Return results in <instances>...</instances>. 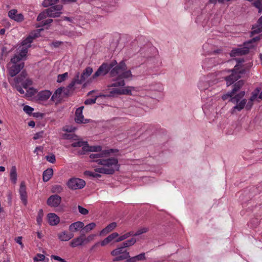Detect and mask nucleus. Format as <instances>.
Masks as SVG:
<instances>
[{"mask_svg": "<svg viewBox=\"0 0 262 262\" xmlns=\"http://www.w3.org/2000/svg\"><path fill=\"white\" fill-rule=\"evenodd\" d=\"M133 234H134L133 231H129L128 232H127V233L124 234L123 235H122L120 236L119 237H118L116 239L115 242L117 243V242H120L123 241V240L127 238L129 236H130L132 235L133 236Z\"/></svg>", "mask_w": 262, "mask_h": 262, "instance_id": "37", "label": "nucleus"}, {"mask_svg": "<svg viewBox=\"0 0 262 262\" xmlns=\"http://www.w3.org/2000/svg\"><path fill=\"white\" fill-rule=\"evenodd\" d=\"M244 85V81L243 80H239L236 82L234 84V88L231 91V93L234 95L238 90L242 87Z\"/></svg>", "mask_w": 262, "mask_h": 262, "instance_id": "44", "label": "nucleus"}, {"mask_svg": "<svg viewBox=\"0 0 262 262\" xmlns=\"http://www.w3.org/2000/svg\"><path fill=\"white\" fill-rule=\"evenodd\" d=\"M85 235L81 234L80 236L73 239L70 242V246L72 247H76L84 244Z\"/></svg>", "mask_w": 262, "mask_h": 262, "instance_id": "19", "label": "nucleus"}, {"mask_svg": "<svg viewBox=\"0 0 262 262\" xmlns=\"http://www.w3.org/2000/svg\"><path fill=\"white\" fill-rule=\"evenodd\" d=\"M23 110L27 114H30L32 113L33 108L30 106L25 105L24 106Z\"/></svg>", "mask_w": 262, "mask_h": 262, "instance_id": "60", "label": "nucleus"}, {"mask_svg": "<svg viewBox=\"0 0 262 262\" xmlns=\"http://www.w3.org/2000/svg\"><path fill=\"white\" fill-rule=\"evenodd\" d=\"M260 89L259 88H256L252 93V95L251 96V97L250 98V100L251 101H253L254 100H255L257 97H258V95L259 93V92H260Z\"/></svg>", "mask_w": 262, "mask_h": 262, "instance_id": "49", "label": "nucleus"}, {"mask_svg": "<svg viewBox=\"0 0 262 262\" xmlns=\"http://www.w3.org/2000/svg\"><path fill=\"white\" fill-rule=\"evenodd\" d=\"M96 236L95 234H90L88 236L86 237H85V244L89 243L94 239L95 237Z\"/></svg>", "mask_w": 262, "mask_h": 262, "instance_id": "58", "label": "nucleus"}, {"mask_svg": "<svg viewBox=\"0 0 262 262\" xmlns=\"http://www.w3.org/2000/svg\"><path fill=\"white\" fill-rule=\"evenodd\" d=\"M102 147L100 146H89L88 144L86 145L84 147H83V151H93V152H97L101 151Z\"/></svg>", "mask_w": 262, "mask_h": 262, "instance_id": "30", "label": "nucleus"}, {"mask_svg": "<svg viewBox=\"0 0 262 262\" xmlns=\"http://www.w3.org/2000/svg\"><path fill=\"white\" fill-rule=\"evenodd\" d=\"M117 227V223L113 222L108 224L105 228L103 229L100 233V235H104L113 231Z\"/></svg>", "mask_w": 262, "mask_h": 262, "instance_id": "23", "label": "nucleus"}, {"mask_svg": "<svg viewBox=\"0 0 262 262\" xmlns=\"http://www.w3.org/2000/svg\"><path fill=\"white\" fill-rule=\"evenodd\" d=\"M114 66L113 63L110 64L103 63L93 75V78L95 79L97 77L105 75Z\"/></svg>", "mask_w": 262, "mask_h": 262, "instance_id": "8", "label": "nucleus"}, {"mask_svg": "<svg viewBox=\"0 0 262 262\" xmlns=\"http://www.w3.org/2000/svg\"><path fill=\"white\" fill-rule=\"evenodd\" d=\"M96 162L102 166L101 167L95 168V171L99 172V173L113 174L115 171L119 170L120 168L118 160L115 158L107 159L103 158L96 160Z\"/></svg>", "mask_w": 262, "mask_h": 262, "instance_id": "2", "label": "nucleus"}, {"mask_svg": "<svg viewBox=\"0 0 262 262\" xmlns=\"http://www.w3.org/2000/svg\"><path fill=\"white\" fill-rule=\"evenodd\" d=\"M111 255L116 256L114 259V261H121L130 257L129 253L124 248L121 246L117 247L111 252Z\"/></svg>", "mask_w": 262, "mask_h": 262, "instance_id": "5", "label": "nucleus"}, {"mask_svg": "<svg viewBox=\"0 0 262 262\" xmlns=\"http://www.w3.org/2000/svg\"><path fill=\"white\" fill-rule=\"evenodd\" d=\"M49 16L48 11L46 9L45 11H43L42 12L40 13L37 18V20L38 21H41V20L46 18L47 17Z\"/></svg>", "mask_w": 262, "mask_h": 262, "instance_id": "51", "label": "nucleus"}, {"mask_svg": "<svg viewBox=\"0 0 262 262\" xmlns=\"http://www.w3.org/2000/svg\"><path fill=\"white\" fill-rule=\"evenodd\" d=\"M237 66L234 67V69L231 71H228L229 72H231V74L228 76L226 77L225 80L226 81V84L229 86L232 84L235 81H237L241 77L240 71H237Z\"/></svg>", "mask_w": 262, "mask_h": 262, "instance_id": "6", "label": "nucleus"}, {"mask_svg": "<svg viewBox=\"0 0 262 262\" xmlns=\"http://www.w3.org/2000/svg\"><path fill=\"white\" fill-rule=\"evenodd\" d=\"M61 202V198L57 195L54 194L51 195L47 200V204L48 206L52 207H57Z\"/></svg>", "mask_w": 262, "mask_h": 262, "instance_id": "12", "label": "nucleus"}, {"mask_svg": "<svg viewBox=\"0 0 262 262\" xmlns=\"http://www.w3.org/2000/svg\"><path fill=\"white\" fill-rule=\"evenodd\" d=\"M245 95V92L244 91H241L234 97H233V94L231 92L228 93L222 96V99L224 100L227 99L228 98H230V101L233 103H237L238 101L241 100Z\"/></svg>", "mask_w": 262, "mask_h": 262, "instance_id": "9", "label": "nucleus"}, {"mask_svg": "<svg viewBox=\"0 0 262 262\" xmlns=\"http://www.w3.org/2000/svg\"><path fill=\"white\" fill-rule=\"evenodd\" d=\"M46 159L48 162L51 163H54L56 161L55 156L53 154L46 156Z\"/></svg>", "mask_w": 262, "mask_h": 262, "instance_id": "55", "label": "nucleus"}, {"mask_svg": "<svg viewBox=\"0 0 262 262\" xmlns=\"http://www.w3.org/2000/svg\"><path fill=\"white\" fill-rule=\"evenodd\" d=\"M62 8V6L60 4H55L50 8L47 9L49 17H58L61 14L60 11Z\"/></svg>", "mask_w": 262, "mask_h": 262, "instance_id": "10", "label": "nucleus"}, {"mask_svg": "<svg viewBox=\"0 0 262 262\" xmlns=\"http://www.w3.org/2000/svg\"><path fill=\"white\" fill-rule=\"evenodd\" d=\"M43 216V210L41 209H39L38 212L37 216L36 217V222H37V224L39 226H40L42 224Z\"/></svg>", "mask_w": 262, "mask_h": 262, "instance_id": "46", "label": "nucleus"}, {"mask_svg": "<svg viewBox=\"0 0 262 262\" xmlns=\"http://www.w3.org/2000/svg\"><path fill=\"white\" fill-rule=\"evenodd\" d=\"M62 88H58L55 92V93L53 94V95H52V98L51 99L54 101L56 99H57V98H59V97H60V95H61V93H62Z\"/></svg>", "mask_w": 262, "mask_h": 262, "instance_id": "50", "label": "nucleus"}, {"mask_svg": "<svg viewBox=\"0 0 262 262\" xmlns=\"http://www.w3.org/2000/svg\"><path fill=\"white\" fill-rule=\"evenodd\" d=\"M96 227V223L92 222L91 223L86 226H83V230L86 233H88L91 231L93 230Z\"/></svg>", "mask_w": 262, "mask_h": 262, "instance_id": "38", "label": "nucleus"}, {"mask_svg": "<svg viewBox=\"0 0 262 262\" xmlns=\"http://www.w3.org/2000/svg\"><path fill=\"white\" fill-rule=\"evenodd\" d=\"M68 74L67 72L64 73L63 74H60L58 76L57 81L58 82H61L66 80V79L68 77Z\"/></svg>", "mask_w": 262, "mask_h": 262, "instance_id": "53", "label": "nucleus"}, {"mask_svg": "<svg viewBox=\"0 0 262 262\" xmlns=\"http://www.w3.org/2000/svg\"><path fill=\"white\" fill-rule=\"evenodd\" d=\"M13 19L17 21H21L24 19V16L21 14H17Z\"/></svg>", "mask_w": 262, "mask_h": 262, "instance_id": "64", "label": "nucleus"}, {"mask_svg": "<svg viewBox=\"0 0 262 262\" xmlns=\"http://www.w3.org/2000/svg\"><path fill=\"white\" fill-rule=\"evenodd\" d=\"M78 209L79 212L83 215H86L89 213V211L88 209L82 207L81 206H78Z\"/></svg>", "mask_w": 262, "mask_h": 262, "instance_id": "59", "label": "nucleus"}, {"mask_svg": "<svg viewBox=\"0 0 262 262\" xmlns=\"http://www.w3.org/2000/svg\"><path fill=\"white\" fill-rule=\"evenodd\" d=\"M68 187L72 190L80 189L84 187L85 182L84 180L79 178H71L68 183Z\"/></svg>", "mask_w": 262, "mask_h": 262, "instance_id": "7", "label": "nucleus"}, {"mask_svg": "<svg viewBox=\"0 0 262 262\" xmlns=\"http://www.w3.org/2000/svg\"><path fill=\"white\" fill-rule=\"evenodd\" d=\"M19 192L21 200L22 201L23 204L25 205H26L27 204V195L26 192L25 183L24 182H21L20 183Z\"/></svg>", "mask_w": 262, "mask_h": 262, "instance_id": "18", "label": "nucleus"}, {"mask_svg": "<svg viewBox=\"0 0 262 262\" xmlns=\"http://www.w3.org/2000/svg\"><path fill=\"white\" fill-rule=\"evenodd\" d=\"M252 34H257L262 31V16L258 19L256 25L252 28Z\"/></svg>", "mask_w": 262, "mask_h": 262, "instance_id": "26", "label": "nucleus"}, {"mask_svg": "<svg viewBox=\"0 0 262 262\" xmlns=\"http://www.w3.org/2000/svg\"><path fill=\"white\" fill-rule=\"evenodd\" d=\"M148 230H149L148 227H142L139 228L136 233L134 232V234H133V236H139L143 233H145L147 232L148 231Z\"/></svg>", "mask_w": 262, "mask_h": 262, "instance_id": "42", "label": "nucleus"}, {"mask_svg": "<svg viewBox=\"0 0 262 262\" xmlns=\"http://www.w3.org/2000/svg\"><path fill=\"white\" fill-rule=\"evenodd\" d=\"M83 108V106H81L78 108L76 111L75 120L77 123H85L86 122V120L84 119V117L82 115Z\"/></svg>", "mask_w": 262, "mask_h": 262, "instance_id": "21", "label": "nucleus"}, {"mask_svg": "<svg viewBox=\"0 0 262 262\" xmlns=\"http://www.w3.org/2000/svg\"><path fill=\"white\" fill-rule=\"evenodd\" d=\"M262 35H261L253 38L245 43V47L244 48L232 50L231 52V56H236V55H242L248 53L250 49L256 46V42L260 39Z\"/></svg>", "mask_w": 262, "mask_h": 262, "instance_id": "3", "label": "nucleus"}, {"mask_svg": "<svg viewBox=\"0 0 262 262\" xmlns=\"http://www.w3.org/2000/svg\"><path fill=\"white\" fill-rule=\"evenodd\" d=\"M73 143L71 144V146L73 147H82V149L83 150V147L86 146L87 144V142L82 141L81 139L78 138V139L77 141H73Z\"/></svg>", "mask_w": 262, "mask_h": 262, "instance_id": "34", "label": "nucleus"}, {"mask_svg": "<svg viewBox=\"0 0 262 262\" xmlns=\"http://www.w3.org/2000/svg\"><path fill=\"white\" fill-rule=\"evenodd\" d=\"M136 242L137 241L136 238H132L129 240L123 242L121 245L125 248L134 245Z\"/></svg>", "mask_w": 262, "mask_h": 262, "instance_id": "39", "label": "nucleus"}, {"mask_svg": "<svg viewBox=\"0 0 262 262\" xmlns=\"http://www.w3.org/2000/svg\"><path fill=\"white\" fill-rule=\"evenodd\" d=\"M119 236V234L117 232H114L110 235H109L106 238H105L104 240H103L101 242V245L102 246H104L107 245L108 243L111 242L113 240L115 239L117 237Z\"/></svg>", "mask_w": 262, "mask_h": 262, "instance_id": "24", "label": "nucleus"}, {"mask_svg": "<svg viewBox=\"0 0 262 262\" xmlns=\"http://www.w3.org/2000/svg\"><path fill=\"white\" fill-rule=\"evenodd\" d=\"M252 5L258 9L259 13H262V0H255Z\"/></svg>", "mask_w": 262, "mask_h": 262, "instance_id": "45", "label": "nucleus"}, {"mask_svg": "<svg viewBox=\"0 0 262 262\" xmlns=\"http://www.w3.org/2000/svg\"><path fill=\"white\" fill-rule=\"evenodd\" d=\"M10 179L13 183L15 184L17 181L16 168L15 166L11 167L10 171Z\"/></svg>", "mask_w": 262, "mask_h": 262, "instance_id": "35", "label": "nucleus"}, {"mask_svg": "<svg viewBox=\"0 0 262 262\" xmlns=\"http://www.w3.org/2000/svg\"><path fill=\"white\" fill-rule=\"evenodd\" d=\"M27 76V74L26 72L23 71L17 77L14 78L13 80L11 79H8L9 82L11 83L12 86H15L16 85H20L19 83H21L23 85V83L25 81V79Z\"/></svg>", "mask_w": 262, "mask_h": 262, "instance_id": "17", "label": "nucleus"}, {"mask_svg": "<svg viewBox=\"0 0 262 262\" xmlns=\"http://www.w3.org/2000/svg\"><path fill=\"white\" fill-rule=\"evenodd\" d=\"M36 37V36L29 35L22 42V46L27 47V49L31 47V43L33 41V39Z\"/></svg>", "mask_w": 262, "mask_h": 262, "instance_id": "33", "label": "nucleus"}, {"mask_svg": "<svg viewBox=\"0 0 262 262\" xmlns=\"http://www.w3.org/2000/svg\"><path fill=\"white\" fill-rule=\"evenodd\" d=\"M14 64L8 68V73L11 77L16 76L24 67V63H13Z\"/></svg>", "mask_w": 262, "mask_h": 262, "instance_id": "11", "label": "nucleus"}, {"mask_svg": "<svg viewBox=\"0 0 262 262\" xmlns=\"http://www.w3.org/2000/svg\"><path fill=\"white\" fill-rule=\"evenodd\" d=\"M76 129L75 127L73 126H66L63 128V130L68 133H72Z\"/></svg>", "mask_w": 262, "mask_h": 262, "instance_id": "61", "label": "nucleus"}, {"mask_svg": "<svg viewBox=\"0 0 262 262\" xmlns=\"http://www.w3.org/2000/svg\"><path fill=\"white\" fill-rule=\"evenodd\" d=\"M17 11L15 9H12L9 11L8 15L9 16L12 18L13 19L15 16L17 14Z\"/></svg>", "mask_w": 262, "mask_h": 262, "instance_id": "62", "label": "nucleus"}, {"mask_svg": "<svg viewBox=\"0 0 262 262\" xmlns=\"http://www.w3.org/2000/svg\"><path fill=\"white\" fill-rule=\"evenodd\" d=\"M133 257L134 258L136 262L145 260L146 259L145 253H140L139 255L133 256Z\"/></svg>", "mask_w": 262, "mask_h": 262, "instance_id": "48", "label": "nucleus"}, {"mask_svg": "<svg viewBox=\"0 0 262 262\" xmlns=\"http://www.w3.org/2000/svg\"><path fill=\"white\" fill-rule=\"evenodd\" d=\"M20 50V52L18 54H16L13 58H11V61L13 63H16L20 61L23 58L26 56L28 52V49L27 47L22 46Z\"/></svg>", "mask_w": 262, "mask_h": 262, "instance_id": "14", "label": "nucleus"}, {"mask_svg": "<svg viewBox=\"0 0 262 262\" xmlns=\"http://www.w3.org/2000/svg\"><path fill=\"white\" fill-rule=\"evenodd\" d=\"M51 92L47 90L40 92L38 94V99L41 101L46 100L49 98L51 95Z\"/></svg>", "mask_w": 262, "mask_h": 262, "instance_id": "27", "label": "nucleus"}, {"mask_svg": "<svg viewBox=\"0 0 262 262\" xmlns=\"http://www.w3.org/2000/svg\"><path fill=\"white\" fill-rule=\"evenodd\" d=\"M27 76V74L26 72L23 71L17 77L14 78L13 80L11 79H8L9 82L11 83L12 86H15L16 85H20L19 83H21L23 85V83L25 81V79Z\"/></svg>", "mask_w": 262, "mask_h": 262, "instance_id": "16", "label": "nucleus"}, {"mask_svg": "<svg viewBox=\"0 0 262 262\" xmlns=\"http://www.w3.org/2000/svg\"><path fill=\"white\" fill-rule=\"evenodd\" d=\"M84 223L80 221L72 223L69 226V230L72 232H75L83 229Z\"/></svg>", "mask_w": 262, "mask_h": 262, "instance_id": "22", "label": "nucleus"}, {"mask_svg": "<svg viewBox=\"0 0 262 262\" xmlns=\"http://www.w3.org/2000/svg\"><path fill=\"white\" fill-rule=\"evenodd\" d=\"M117 150L116 149H109V150H105L102 151L101 153L99 154H92L90 156V157L91 159H93V162H96V160L97 159L105 158L107 156H108L109 154L111 153H113L115 151H117Z\"/></svg>", "mask_w": 262, "mask_h": 262, "instance_id": "13", "label": "nucleus"}, {"mask_svg": "<svg viewBox=\"0 0 262 262\" xmlns=\"http://www.w3.org/2000/svg\"><path fill=\"white\" fill-rule=\"evenodd\" d=\"M59 0H44L42 2V6L44 7H48L49 6L52 7V6L58 3Z\"/></svg>", "mask_w": 262, "mask_h": 262, "instance_id": "41", "label": "nucleus"}, {"mask_svg": "<svg viewBox=\"0 0 262 262\" xmlns=\"http://www.w3.org/2000/svg\"><path fill=\"white\" fill-rule=\"evenodd\" d=\"M63 191V187L59 185H55L51 188L52 193H60Z\"/></svg>", "mask_w": 262, "mask_h": 262, "instance_id": "47", "label": "nucleus"}, {"mask_svg": "<svg viewBox=\"0 0 262 262\" xmlns=\"http://www.w3.org/2000/svg\"><path fill=\"white\" fill-rule=\"evenodd\" d=\"M59 0H44L42 2V6L44 7H48L49 6L52 7V6L58 3Z\"/></svg>", "mask_w": 262, "mask_h": 262, "instance_id": "40", "label": "nucleus"}, {"mask_svg": "<svg viewBox=\"0 0 262 262\" xmlns=\"http://www.w3.org/2000/svg\"><path fill=\"white\" fill-rule=\"evenodd\" d=\"M32 82L30 79H26L24 82L23 83V86L24 89H27L28 87L31 85H32Z\"/></svg>", "mask_w": 262, "mask_h": 262, "instance_id": "57", "label": "nucleus"}, {"mask_svg": "<svg viewBox=\"0 0 262 262\" xmlns=\"http://www.w3.org/2000/svg\"><path fill=\"white\" fill-rule=\"evenodd\" d=\"M45 256L41 254H37L36 256L33 258L34 261H43Z\"/></svg>", "mask_w": 262, "mask_h": 262, "instance_id": "56", "label": "nucleus"}, {"mask_svg": "<svg viewBox=\"0 0 262 262\" xmlns=\"http://www.w3.org/2000/svg\"><path fill=\"white\" fill-rule=\"evenodd\" d=\"M98 173H99L98 172H96L95 170V172H93V171H86L84 172L85 174H86L87 176L93 177L94 178H100L101 175Z\"/></svg>", "mask_w": 262, "mask_h": 262, "instance_id": "52", "label": "nucleus"}, {"mask_svg": "<svg viewBox=\"0 0 262 262\" xmlns=\"http://www.w3.org/2000/svg\"><path fill=\"white\" fill-rule=\"evenodd\" d=\"M73 234L64 231L58 234V238L61 241H68L73 237Z\"/></svg>", "mask_w": 262, "mask_h": 262, "instance_id": "25", "label": "nucleus"}, {"mask_svg": "<svg viewBox=\"0 0 262 262\" xmlns=\"http://www.w3.org/2000/svg\"><path fill=\"white\" fill-rule=\"evenodd\" d=\"M62 138L64 139L69 140L71 141H77L78 139V137L75 134L72 133H68L64 134L62 135Z\"/></svg>", "mask_w": 262, "mask_h": 262, "instance_id": "32", "label": "nucleus"}, {"mask_svg": "<svg viewBox=\"0 0 262 262\" xmlns=\"http://www.w3.org/2000/svg\"><path fill=\"white\" fill-rule=\"evenodd\" d=\"M240 100L236 103V105L234 106L232 108V112H235L236 111H241L244 107H245L246 103L247 102V100L245 99L239 101Z\"/></svg>", "mask_w": 262, "mask_h": 262, "instance_id": "29", "label": "nucleus"}, {"mask_svg": "<svg viewBox=\"0 0 262 262\" xmlns=\"http://www.w3.org/2000/svg\"><path fill=\"white\" fill-rule=\"evenodd\" d=\"M43 132L41 131L38 133H36L33 137L34 140L39 139L43 137Z\"/></svg>", "mask_w": 262, "mask_h": 262, "instance_id": "63", "label": "nucleus"}, {"mask_svg": "<svg viewBox=\"0 0 262 262\" xmlns=\"http://www.w3.org/2000/svg\"><path fill=\"white\" fill-rule=\"evenodd\" d=\"M93 69L91 67H87L82 72L80 77H79V73H78L76 75L75 78L73 79L71 82L68 85L69 89H72L74 85L77 84H81L86 78L89 77L93 72Z\"/></svg>", "mask_w": 262, "mask_h": 262, "instance_id": "4", "label": "nucleus"}, {"mask_svg": "<svg viewBox=\"0 0 262 262\" xmlns=\"http://www.w3.org/2000/svg\"><path fill=\"white\" fill-rule=\"evenodd\" d=\"M244 85V81L243 80H239L236 82L234 84V88L231 91V93L234 95L238 90L242 87Z\"/></svg>", "mask_w": 262, "mask_h": 262, "instance_id": "43", "label": "nucleus"}, {"mask_svg": "<svg viewBox=\"0 0 262 262\" xmlns=\"http://www.w3.org/2000/svg\"><path fill=\"white\" fill-rule=\"evenodd\" d=\"M47 219L49 224L51 226H56L58 225L60 222L59 217L54 213H50L47 215Z\"/></svg>", "mask_w": 262, "mask_h": 262, "instance_id": "20", "label": "nucleus"}, {"mask_svg": "<svg viewBox=\"0 0 262 262\" xmlns=\"http://www.w3.org/2000/svg\"><path fill=\"white\" fill-rule=\"evenodd\" d=\"M209 86V83L205 77L200 79L198 83V87L201 90H205Z\"/></svg>", "mask_w": 262, "mask_h": 262, "instance_id": "31", "label": "nucleus"}, {"mask_svg": "<svg viewBox=\"0 0 262 262\" xmlns=\"http://www.w3.org/2000/svg\"><path fill=\"white\" fill-rule=\"evenodd\" d=\"M53 174V170L52 168H48L43 171L42 174V179L44 182H48L52 178Z\"/></svg>", "mask_w": 262, "mask_h": 262, "instance_id": "28", "label": "nucleus"}, {"mask_svg": "<svg viewBox=\"0 0 262 262\" xmlns=\"http://www.w3.org/2000/svg\"><path fill=\"white\" fill-rule=\"evenodd\" d=\"M121 89H113L110 92V96H113L115 95H121Z\"/></svg>", "mask_w": 262, "mask_h": 262, "instance_id": "54", "label": "nucleus"}, {"mask_svg": "<svg viewBox=\"0 0 262 262\" xmlns=\"http://www.w3.org/2000/svg\"><path fill=\"white\" fill-rule=\"evenodd\" d=\"M135 90V88L133 86H126L123 89H121V95H132V91Z\"/></svg>", "mask_w": 262, "mask_h": 262, "instance_id": "36", "label": "nucleus"}, {"mask_svg": "<svg viewBox=\"0 0 262 262\" xmlns=\"http://www.w3.org/2000/svg\"><path fill=\"white\" fill-rule=\"evenodd\" d=\"M112 77H115L110 86H123L125 85L123 79L132 78L133 76L130 70L127 69L126 64L124 61L120 62L110 72Z\"/></svg>", "mask_w": 262, "mask_h": 262, "instance_id": "1", "label": "nucleus"}, {"mask_svg": "<svg viewBox=\"0 0 262 262\" xmlns=\"http://www.w3.org/2000/svg\"><path fill=\"white\" fill-rule=\"evenodd\" d=\"M27 76V74L26 72L23 71L17 77L14 78L13 80L11 79H8L9 82L11 83L12 86H15L16 85H20L19 83H21L23 85V83L25 81V79Z\"/></svg>", "mask_w": 262, "mask_h": 262, "instance_id": "15", "label": "nucleus"}]
</instances>
